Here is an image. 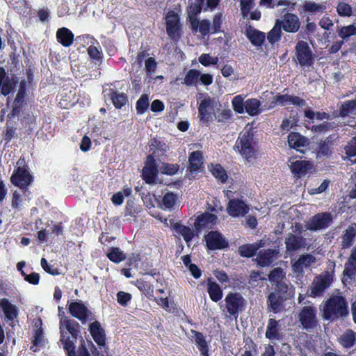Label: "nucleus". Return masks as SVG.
Wrapping results in <instances>:
<instances>
[{
    "label": "nucleus",
    "instance_id": "f257e3e1",
    "mask_svg": "<svg viewBox=\"0 0 356 356\" xmlns=\"http://www.w3.org/2000/svg\"><path fill=\"white\" fill-rule=\"evenodd\" d=\"M60 342L68 356H90L87 348L81 344L77 353L74 351V341L79 332L80 325L74 320L62 317L60 320Z\"/></svg>",
    "mask_w": 356,
    "mask_h": 356
},
{
    "label": "nucleus",
    "instance_id": "f03ea898",
    "mask_svg": "<svg viewBox=\"0 0 356 356\" xmlns=\"http://www.w3.org/2000/svg\"><path fill=\"white\" fill-rule=\"evenodd\" d=\"M348 315V303L340 295H333L323 307V317L325 320H335Z\"/></svg>",
    "mask_w": 356,
    "mask_h": 356
},
{
    "label": "nucleus",
    "instance_id": "7ed1b4c3",
    "mask_svg": "<svg viewBox=\"0 0 356 356\" xmlns=\"http://www.w3.org/2000/svg\"><path fill=\"white\" fill-rule=\"evenodd\" d=\"M253 135L250 129H245L239 134L234 149L238 151L248 161L255 158L257 151L252 144Z\"/></svg>",
    "mask_w": 356,
    "mask_h": 356
},
{
    "label": "nucleus",
    "instance_id": "20e7f679",
    "mask_svg": "<svg viewBox=\"0 0 356 356\" xmlns=\"http://www.w3.org/2000/svg\"><path fill=\"white\" fill-rule=\"evenodd\" d=\"M293 60L303 69H308L314 64L315 56L307 42L300 40L296 43Z\"/></svg>",
    "mask_w": 356,
    "mask_h": 356
},
{
    "label": "nucleus",
    "instance_id": "39448f33",
    "mask_svg": "<svg viewBox=\"0 0 356 356\" xmlns=\"http://www.w3.org/2000/svg\"><path fill=\"white\" fill-rule=\"evenodd\" d=\"M198 101H200L198 106V112L200 120L203 122H208L213 120L215 117V109L218 106V102L203 93H199L197 96Z\"/></svg>",
    "mask_w": 356,
    "mask_h": 356
},
{
    "label": "nucleus",
    "instance_id": "423d86ee",
    "mask_svg": "<svg viewBox=\"0 0 356 356\" xmlns=\"http://www.w3.org/2000/svg\"><path fill=\"white\" fill-rule=\"evenodd\" d=\"M227 312L236 318L245 309V300L239 293H229L225 298Z\"/></svg>",
    "mask_w": 356,
    "mask_h": 356
},
{
    "label": "nucleus",
    "instance_id": "0eeeda50",
    "mask_svg": "<svg viewBox=\"0 0 356 356\" xmlns=\"http://www.w3.org/2000/svg\"><path fill=\"white\" fill-rule=\"evenodd\" d=\"M332 277L327 273H324L314 277L311 286L309 296L316 298L321 296L332 282Z\"/></svg>",
    "mask_w": 356,
    "mask_h": 356
},
{
    "label": "nucleus",
    "instance_id": "6e6552de",
    "mask_svg": "<svg viewBox=\"0 0 356 356\" xmlns=\"http://www.w3.org/2000/svg\"><path fill=\"white\" fill-rule=\"evenodd\" d=\"M316 262V257L309 253L300 254L298 258L292 261V269L298 277H302L305 270L311 268Z\"/></svg>",
    "mask_w": 356,
    "mask_h": 356
},
{
    "label": "nucleus",
    "instance_id": "1a4fd4ad",
    "mask_svg": "<svg viewBox=\"0 0 356 356\" xmlns=\"http://www.w3.org/2000/svg\"><path fill=\"white\" fill-rule=\"evenodd\" d=\"M69 312L71 315L79 319L82 323L92 320V313L82 301H74L69 305Z\"/></svg>",
    "mask_w": 356,
    "mask_h": 356
},
{
    "label": "nucleus",
    "instance_id": "9d476101",
    "mask_svg": "<svg viewBox=\"0 0 356 356\" xmlns=\"http://www.w3.org/2000/svg\"><path fill=\"white\" fill-rule=\"evenodd\" d=\"M159 172V168L156 165L154 157L152 155L148 156L143 168V179L147 184H156Z\"/></svg>",
    "mask_w": 356,
    "mask_h": 356
},
{
    "label": "nucleus",
    "instance_id": "9b49d317",
    "mask_svg": "<svg viewBox=\"0 0 356 356\" xmlns=\"http://www.w3.org/2000/svg\"><path fill=\"white\" fill-rule=\"evenodd\" d=\"M304 33L312 46L315 44L316 41L319 44H323V36H327V33L326 32L322 34L318 30L316 24L313 22H309V18L306 20V24L304 27Z\"/></svg>",
    "mask_w": 356,
    "mask_h": 356
},
{
    "label": "nucleus",
    "instance_id": "f8f14e48",
    "mask_svg": "<svg viewBox=\"0 0 356 356\" xmlns=\"http://www.w3.org/2000/svg\"><path fill=\"white\" fill-rule=\"evenodd\" d=\"M299 319L305 329H311L316 326V309L313 306H305L299 314Z\"/></svg>",
    "mask_w": 356,
    "mask_h": 356
},
{
    "label": "nucleus",
    "instance_id": "ddd939ff",
    "mask_svg": "<svg viewBox=\"0 0 356 356\" xmlns=\"http://www.w3.org/2000/svg\"><path fill=\"white\" fill-rule=\"evenodd\" d=\"M288 165L292 174L296 177L304 176L312 168V163L295 158H290L288 161Z\"/></svg>",
    "mask_w": 356,
    "mask_h": 356
},
{
    "label": "nucleus",
    "instance_id": "4468645a",
    "mask_svg": "<svg viewBox=\"0 0 356 356\" xmlns=\"http://www.w3.org/2000/svg\"><path fill=\"white\" fill-rule=\"evenodd\" d=\"M277 22L288 33H296L300 27L299 17L292 13H286L282 19H277Z\"/></svg>",
    "mask_w": 356,
    "mask_h": 356
},
{
    "label": "nucleus",
    "instance_id": "2eb2a0df",
    "mask_svg": "<svg viewBox=\"0 0 356 356\" xmlns=\"http://www.w3.org/2000/svg\"><path fill=\"white\" fill-rule=\"evenodd\" d=\"M206 243L209 250H218L226 248L228 242L218 232H210L205 236Z\"/></svg>",
    "mask_w": 356,
    "mask_h": 356
},
{
    "label": "nucleus",
    "instance_id": "dca6fc26",
    "mask_svg": "<svg viewBox=\"0 0 356 356\" xmlns=\"http://www.w3.org/2000/svg\"><path fill=\"white\" fill-rule=\"evenodd\" d=\"M331 220L330 214L327 213H318L307 222V228L312 231L325 229L329 225Z\"/></svg>",
    "mask_w": 356,
    "mask_h": 356
},
{
    "label": "nucleus",
    "instance_id": "f3484780",
    "mask_svg": "<svg viewBox=\"0 0 356 356\" xmlns=\"http://www.w3.org/2000/svg\"><path fill=\"white\" fill-rule=\"evenodd\" d=\"M249 209L248 205L238 199L230 200L227 207L228 214L232 217L243 216Z\"/></svg>",
    "mask_w": 356,
    "mask_h": 356
},
{
    "label": "nucleus",
    "instance_id": "a211bd4d",
    "mask_svg": "<svg viewBox=\"0 0 356 356\" xmlns=\"http://www.w3.org/2000/svg\"><path fill=\"white\" fill-rule=\"evenodd\" d=\"M17 83L16 78L14 76L10 77L5 69L2 67H0V94L3 96H7L14 89Z\"/></svg>",
    "mask_w": 356,
    "mask_h": 356
},
{
    "label": "nucleus",
    "instance_id": "6ab92c4d",
    "mask_svg": "<svg viewBox=\"0 0 356 356\" xmlns=\"http://www.w3.org/2000/svg\"><path fill=\"white\" fill-rule=\"evenodd\" d=\"M26 81L22 80L19 83V89L16 97L12 105L11 115L13 116L18 115L21 111L22 108L25 104V90H26Z\"/></svg>",
    "mask_w": 356,
    "mask_h": 356
},
{
    "label": "nucleus",
    "instance_id": "aec40b11",
    "mask_svg": "<svg viewBox=\"0 0 356 356\" xmlns=\"http://www.w3.org/2000/svg\"><path fill=\"white\" fill-rule=\"evenodd\" d=\"M188 170L193 177V174L201 172L203 169V156L202 153L200 151L193 152L188 157Z\"/></svg>",
    "mask_w": 356,
    "mask_h": 356
},
{
    "label": "nucleus",
    "instance_id": "412c9836",
    "mask_svg": "<svg viewBox=\"0 0 356 356\" xmlns=\"http://www.w3.org/2000/svg\"><path fill=\"white\" fill-rule=\"evenodd\" d=\"M273 103L280 106H286L292 104L299 107H303L306 105V102L297 96L289 95H277L274 97Z\"/></svg>",
    "mask_w": 356,
    "mask_h": 356
},
{
    "label": "nucleus",
    "instance_id": "4be33fe9",
    "mask_svg": "<svg viewBox=\"0 0 356 356\" xmlns=\"http://www.w3.org/2000/svg\"><path fill=\"white\" fill-rule=\"evenodd\" d=\"M166 31L168 35L172 38H175L178 35L179 29V18L174 11H170L166 15Z\"/></svg>",
    "mask_w": 356,
    "mask_h": 356
},
{
    "label": "nucleus",
    "instance_id": "5701e85b",
    "mask_svg": "<svg viewBox=\"0 0 356 356\" xmlns=\"http://www.w3.org/2000/svg\"><path fill=\"white\" fill-rule=\"evenodd\" d=\"M32 181L29 172L24 168H18L16 172L11 177V181L18 187L24 188Z\"/></svg>",
    "mask_w": 356,
    "mask_h": 356
},
{
    "label": "nucleus",
    "instance_id": "b1692460",
    "mask_svg": "<svg viewBox=\"0 0 356 356\" xmlns=\"http://www.w3.org/2000/svg\"><path fill=\"white\" fill-rule=\"evenodd\" d=\"M89 331L95 341L99 347L105 346V332L99 322L95 321L90 323Z\"/></svg>",
    "mask_w": 356,
    "mask_h": 356
},
{
    "label": "nucleus",
    "instance_id": "393cba45",
    "mask_svg": "<svg viewBox=\"0 0 356 356\" xmlns=\"http://www.w3.org/2000/svg\"><path fill=\"white\" fill-rule=\"evenodd\" d=\"M0 307L2 309L6 318L8 321H13L18 316V308L7 298L0 299Z\"/></svg>",
    "mask_w": 356,
    "mask_h": 356
},
{
    "label": "nucleus",
    "instance_id": "a878e982",
    "mask_svg": "<svg viewBox=\"0 0 356 356\" xmlns=\"http://www.w3.org/2000/svg\"><path fill=\"white\" fill-rule=\"evenodd\" d=\"M285 245L287 251L296 252L305 247V239L302 236L290 234L285 239Z\"/></svg>",
    "mask_w": 356,
    "mask_h": 356
},
{
    "label": "nucleus",
    "instance_id": "bb28decb",
    "mask_svg": "<svg viewBox=\"0 0 356 356\" xmlns=\"http://www.w3.org/2000/svg\"><path fill=\"white\" fill-rule=\"evenodd\" d=\"M56 39L63 47H68L73 44L74 34L67 28L62 27L56 31Z\"/></svg>",
    "mask_w": 356,
    "mask_h": 356
},
{
    "label": "nucleus",
    "instance_id": "cd10ccee",
    "mask_svg": "<svg viewBox=\"0 0 356 356\" xmlns=\"http://www.w3.org/2000/svg\"><path fill=\"white\" fill-rule=\"evenodd\" d=\"M278 252L275 250L268 249L264 251L259 252L257 257V264L260 266H267L270 265L275 259Z\"/></svg>",
    "mask_w": 356,
    "mask_h": 356
},
{
    "label": "nucleus",
    "instance_id": "c85d7f7f",
    "mask_svg": "<svg viewBox=\"0 0 356 356\" xmlns=\"http://www.w3.org/2000/svg\"><path fill=\"white\" fill-rule=\"evenodd\" d=\"M245 35L251 43L257 47L261 46L266 38L264 33L250 26L246 28Z\"/></svg>",
    "mask_w": 356,
    "mask_h": 356
},
{
    "label": "nucleus",
    "instance_id": "c756f323",
    "mask_svg": "<svg viewBox=\"0 0 356 356\" xmlns=\"http://www.w3.org/2000/svg\"><path fill=\"white\" fill-rule=\"evenodd\" d=\"M284 298L277 292H272L268 296L267 304L270 311L274 313H278L283 309Z\"/></svg>",
    "mask_w": 356,
    "mask_h": 356
},
{
    "label": "nucleus",
    "instance_id": "7c9ffc66",
    "mask_svg": "<svg viewBox=\"0 0 356 356\" xmlns=\"http://www.w3.org/2000/svg\"><path fill=\"white\" fill-rule=\"evenodd\" d=\"M266 337L271 341L280 340L281 339L279 323L275 319H269L266 327Z\"/></svg>",
    "mask_w": 356,
    "mask_h": 356
},
{
    "label": "nucleus",
    "instance_id": "2f4dec72",
    "mask_svg": "<svg viewBox=\"0 0 356 356\" xmlns=\"http://www.w3.org/2000/svg\"><path fill=\"white\" fill-rule=\"evenodd\" d=\"M207 286V292L211 300L218 302L222 299L223 296L222 290L216 282L208 279Z\"/></svg>",
    "mask_w": 356,
    "mask_h": 356
},
{
    "label": "nucleus",
    "instance_id": "473e14b6",
    "mask_svg": "<svg viewBox=\"0 0 356 356\" xmlns=\"http://www.w3.org/2000/svg\"><path fill=\"white\" fill-rule=\"evenodd\" d=\"M288 143L290 147L298 150L308 145V140L298 133L292 132L288 136Z\"/></svg>",
    "mask_w": 356,
    "mask_h": 356
},
{
    "label": "nucleus",
    "instance_id": "72a5a7b5",
    "mask_svg": "<svg viewBox=\"0 0 356 356\" xmlns=\"http://www.w3.org/2000/svg\"><path fill=\"white\" fill-rule=\"evenodd\" d=\"M217 220L216 215L205 213L199 216L195 221V227L197 228L201 227H211L213 225Z\"/></svg>",
    "mask_w": 356,
    "mask_h": 356
},
{
    "label": "nucleus",
    "instance_id": "f704fd0d",
    "mask_svg": "<svg viewBox=\"0 0 356 356\" xmlns=\"http://www.w3.org/2000/svg\"><path fill=\"white\" fill-rule=\"evenodd\" d=\"M261 103L256 98L248 99L245 101V112L251 115L254 116L261 113Z\"/></svg>",
    "mask_w": 356,
    "mask_h": 356
},
{
    "label": "nucleus",
    "instance_id": "c9c22d12",
    "mask_svg": "<svg viewBox=\"0 0 356 356\" xmlns=\"http://www.w3.org/2000/svg\"><path fill=\"white\" fill-rule=\"evenodd\" d=\"M108 95H109L113 104L118 109L122 108L127 102V97L123 92L110 90Z\"/></svg>",
    "mask_w": 356,
    "mask_h": 356
},
{
    "label": "nucleus",
    "instance_id": "e433bc0d",
    "mask_svg": "<svg viewBox=\"0 0 356 356\" xmlns=\"http://www.w3.org/2000/svg\"><path fill=\"white\" fill-rule=\"evenodd\" d=\"M303 10L305 12L312 14H321L324 13L326 6L323 3H317L312 1L305 2L302 6Z\"/></svg>",
    "mask_w": 356,
    "mask_h": 356
},
{
    "label": "nucleus",
    "instance_id": "4c0bfd02",
    "mask_svg": "<svg viewBox=\"0 0 356 356\" xmlns=\"http://www.w3.org/2000/svg\"><path fill=\"white\" fill-rule=\"evenodd\" d=\"M356 236V225H350L345 231L342 237V246L343 248H348L353 242Z\"/></svg>",
    "mask_w": 356,
    "mask_h": 356
},
{
    "label": "nucleus",
    "instance_id": "58836bf2",
    "mask_svg": "<svg viewBox=\"0 0 356 356\" xmlns=\"http://www.w3.org/2000/svg\"><path fill=\"white\" fill-rule=\"evenodd\" d=\"M192 337H193L201 353L203 355V356H209L207 343L203 334L196 331H192Z\"/></svg>",
    "mask_w": 356,
    "mask_h": 356
},
{
    "label": "nucleus",
    "instance_id": "ea45409f",
    "mask_svg": "<svg viewBox=\"0 0 356 356\" xmlns=\"http://www.w3.org/2000/svg\"><path fill=\"white\" fill-rule=\"evenodd\" d=\"M346 159L352 163H356V138H353L344 147Z\"/></svg>",
    "mask_w": 356,
    "mask_h": 356
},
{
    "label": "nucleus",
    "instance_id": "a19ab883",
    "mask_svg": "<svg viewBox=\"0 0 356 356\" xmlns=\"http://www.w3.org/2000/svg\"><path fill=\"white\" fill-rule=\"evenodd\" d=\"M173 228L178 234L183 236L186 243L191 241L194 236L193 231L189 227L180 223H175Z\"/></svg>",
    "mask_w": 356,
    "mask_h": 356
},
{
    "label": "nucleus",
    "instance_id": "79ce46f5",
    "mask_svg": "<svg viewBox=\"0 0 356 356\" xmlns=\"http://www.w3.org/2000/svg\"><path fill=\"white\" fill-rule=\"evenodd\" d=\"M107 257L114 263H120L126 258L125 254L119 248L112 247L106 254Z\"/></svg>",
    "mask_w": 356,
    "mask_h": 356
},
{
    "label": "nucleus",
    "instance_id": "37998d69",
    "mask_svg": "<svg viewBox=\"0 0 356 356\" xmlns=\"http://www.w3.org/2000/svg\"><path fill=\"white\" fill-rule=\"evenodd\" d=\"M193 28L198 31L202 35H206L211 30V25L209 20L202 19L197 21L195 19V26Z\"/></svg>",
    "mask_w": 356,
    "mask_h": 356
},
{
    "label": "nucleus",
    "instance_id": "c03bdc74",
    "mask_svg": "<svg viewBox=\"0 0 356 356\" xmlns=\"http://www.w3.org/2000/svg\"><path fill=\"white\" fill-rule=\"evenodd\" d=\"M281 29V26L276 21L273 28L270 30L267 35V39L270 43L273 44L280 40L282 35Z\"/></svg>",
    "mask_w": 356,
    "mask_h": 356
},
{
    "label": "nucleus",
    "instance_id": "a18cd8bd",
    "mask_svg": "<svg viewBox=\"0 0 356 356\" xmlns=\"http://www.w3.org/2000/svg\"><path fill=\"white\" fill-rule=\"evenodd\" d=\"M210 171L212 175L217 179H218L222 183L226 181L227 176L225 173V170L219 164H211L209 166Z\"/></svg>",
    "mask_w": 356,
    "mask_h": 356
},
{
    "label": "nucleus",
    "instance_id": "49530a36",
    "mask_svg": "<svg viewBox=\"0 0 356 356\" xmlns=\"http://www.w3.org/2000/svg\"><path fill=\"white\" fill-rule=\"evenodd\" d=\"M355 341V334L352 330H347L340 338V343L345 348H350L353 346Z\"/></svg>",
    "mask_w": 356,
    "mask_h": 356
},
{
    "label": "nucleus",
    "instance_id": "de8ad7c7",
    "mask_svg": "<svg viewBox=\"0 0 356 356\" xmlns=\"http://www.w3.org/2000/svg\"><path fill=\"white\" fill-rule=\"evenodd\" d=\"M338 35L343 40H346L350 36L356 35V26L354 24L343 26L339 29Z\"/></svg>",
    "mask_w": 356,
    "mask_h": 356
},
{
    "label": "nucleus",
    "instance_id": "09e8293b",
    "mask_svg": "<svg viewBox=\"0 0 356 356\" xmlns=\"http://www.w3.org/2000/svg\"><path fill=\"white\" fill-rule=\"evenodd\" d=\"M200 72L199 71L196 70H190L185 78H184V83L188 86H195L197 84V80L199 79V76H200Z\"/></svg>",
    "mask_w": 356,
    "mask_h": 356
},
{
    "label": "nucleus",
    "instance_id": "8fccbe9b",
    "mask_svg": "<svg viewBox=\"0 0 356 356\" xmlns=\"http://www.w3.org/2000/svg\"><path fill=\"white\" fill-rule=\"evenodd\" d=\"M285 273L284 270L280 268H276L270 272L269 280L272 283L277 284L281 282H284L283 279Z\"/></svg>",
    "mask_w": 356,
    "mask_h": 356
},
{
    "label": "nucleus",
    "instance_id": "3c124183",
    "mask_svg": "<svg viewBox=\"0 0 356 356\" xmlns=\"http://www.w3.org/2000/svg\"><path fill=\"white\" fill-rule=\"evenodd\" d=\"M233 109L235 112L242 114L245 112V102L241 95H236L232 101Z\"/></svg>",
    "mask_w": 356,
    "mask_h": 356
},
{
    "label": "nucleus",
    "instance_id": "603ef678",
    "mask_svg": "<svg viewBox=\"0 0 356 356\" xmlns=\"http://www.w3.org/2000/svg\"><path fill=\"white\" fill-rule=\"evenodd\" d=\"M238 252L242 257H251L255 254L257 250L253 243L245 244L238 248Z\"/></svg>",
    "mask_w": 356,
    "mask_h": 356
},
{
    "label": "nucleus",
    "instance_id": "864d4df0",
    "mask_svg": "<svg viewBox=\"0 0 356 356\" xmlns=\"http://www.w3.org/2000/svg\"><path fill=\"white\" fill-rule=\"evenodd\" d=\"M277 294L281 295L284 299H287L291 296V291L289 285L284 281L276 284L275 291Z\"/></svg>",
    "mask_w": 356,
    "mask_h": 356
},
{
    "label": "nucleus",
    "instance_id": "5fc2aeb1",
    "mask_svg": "<svg viewBox=\"0 0 356 356\" xmlns=\"http://www.w3.org/2000/svg\"><path fill=\"white\" fill-rule=\"evenodd\" d=\"M337 11L338 15L342 17H350L353 14L352 7L345 2H339L338 3Z\"/></svg>",
    "mask_w": 356,
    "mask_h": 356
},
{
    "label": "nucleus",
    "instance_id": "6e6d98bb",
    "mask_svg": "<svg viewBox=\"0 0 356 356\" xmlns=\"http://www.w3.org/2000/svg\"><path fill=\"white\" fill-rule=\"evenodd\" d=\"M179 170V165L177 164H170L167 163H162L159 166V171L163 174L168 175H173Z\"/></svg>",
    "mask_w": 356,
    "mask_h": 356
},
{
    "label": "nucleus",
    "instance_id": "4d7b16f0",
    "mask_svg": "<svg viewBox=\"0 0 356 356\" xmlns=\"http://www.w3.org/2000/svg\"><path fill=\"white\" fill-rule=\"evenodd\" d=\"M201 5L202 3L195 2L192 3L188 8V17L190 18V21L192 26H195V16L201 12Z\"/></svg>",
    "mask_w": 356,
    "mask_h": 356
},
{
    "label": "nucleus",
    "instance_id": "13d9d810",
    "mask_svg": "<svg viewBox=\"0 0 356 356\" xmlns=\"http://www.w3.org/2000/svg\"><path fill=\"white\" fill-rule=\"evenodd\" d=\"M149 106V98L147 95H143L136 102V110L138 114H143Z\"/></svg>",
    "mask_w": 356,
    "mask_h": 356
},
{
    "label": "nucleus",
    "instance_id": "bf43d9fd",
    "mask_svg": "<svg viewBox=\"0 0 356 356\" xmlns=\"http://www.w3.org/2000/svg\"><path fill=\"white\" fill-rule=\"evenodd\" d=\"M176 197L172 193H167L162 200V207L165 209H171L175 205Z\"/></svg>",
    "mask_w": 356,
    "mask_h": 356
},
{
    "label": "nucleus",
    "instance_id": "052dcab7",
    "mask_svg": "<svg viewBox=\"0 0 356 356\" xmlns=\"http://www.w3.org/2000/svg\"><path fill=\"white\" fill-rule=\"evenodd\" d=\"M224 17L222 13H217L213 19L211 24V33H217L220 31V27L223 22Z\"/></svg>",
    "mask_w": 356,
    "mask_h": 356
},
{
    "label": "nucleus",
    "instance_id": "680f3d73",
    "mask_svg": "<svg viewBox=\"0 0 356 356\" xmlns=\"http://www.w3.org/2000/svg\"><path fill=\"white\" fill-rule=\"evenodd\" d=\"M199 62L204 66H209L211 65H216L219 59L216 57H212L209 54H202L198 58Z\"/></svg>",
    "mask_w": 356,
    "mask_h": 356
},
{
    "label": "nucleus",
    "instance_id": "e2e57ef3",
    "mask_svg": "<svg viewBox=\"0 0 356 356\" xmlns=\"http://www.w3.org/2000/svg\"><path fill=\"white\" fill-rule=\"evenodd\" d=\"M41 325V319H38V321L35 323V327H36V329L35 330V334L33 336V342L35 343V345H41L42 343V330L40 328Z\"/></svg>",
    "mask_w": 356,
    "mask_h": 356
},
{
    "label": "nucleus",
    "instance_id": "0e129e2a",
    "mask_svg": "<svg viewBox=\"0 0 356 356\" xmlns=\"http://www.w3.org/2000/svg\"><path fill=\"white\" fill-rule=\"evenodd\" d=\"M305 116L310 120H324L327 118V115L325 113L314 112L309 109L305 111Z\"/></svg>",
    "mask_w": 356,
    "mask_h": 356
},
{
    "label": "nucleus",
    "instance_id": "69168bd1",
    "mask_svg": "<svg viewBox=\"0 0 356 356\" xmlns=\"http://www.w3.org/2000/svg\"><path fill=\"white\" fill-rule=\"evenodd\" d=\"M318 25L324 30L329 31L334 26L332 19L327 15H324L318 22Z\"/></svg>",
    "mask_w": 356,
    "mask_h": 356
},
{
    "label": "nucleus",
    "instance_id": "338daca9",
    "mask_svg": "<svg viewBox=\"0 0 356 356\" xmlns=\"http://www.w3.org/2000/svg\"><path fill=\"white\" fill-rule=\"evenodd\" d=\"M330 181L324 179L318 187L312 188L309 190V193L311 195L320 194L324 192L329 186Z\"/></svg>",
    "mask_w": 356,
    "mask_h": 356
},
{
    "label": "nucleus",
    "instance_id": "774afa93",
    "mask_svg": "<svg viewBox=\"0 0 356 356\" xmlns=\"http://www.w3.org/2000/svg\"><path fill=\"white\" fill-rule=\"evenodd\" d=\"M88 54L91 58L99 60L102 58V52L95 45H90L88 48Z\"/></svg>",
    "mask_w": 356,
    "mask_h": 356
}]
</instances>
